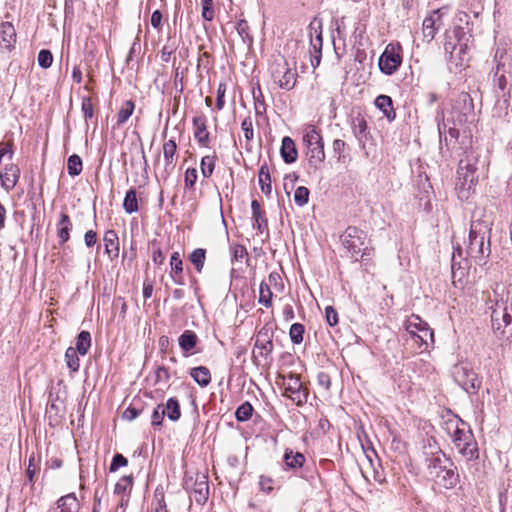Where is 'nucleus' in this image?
Segmentation results:
<instances>
[{
	"label": "nucleus",
	"instance_id": "f257e3e1",
	"mask_svg": "<svg viewBox=\"0 0 512 512\" xmlns=\"http://www.w3.org/2000/svg\"><path fill=\"white\" fill-rule=\"evenodd\" d=\"M491 215L484 209L476 208L471 216L467 254L477 263H482L490 255Z\"/></svg>",
	"mask_w": 512,
	"mask_h": 512
},
{
	"label": "nucleus",
	"instance_id": "f03ea898",
	"mask_svg": "<svg viewBox=\"0 0 512 512\" xmlns=\"http://www.w3.org/2000/svg\"><path fill=\"white\" fill-rule=\"evenodd\" d=\"M425 463L428 475L436 485L452 489L458 484L457 467L440 449L432 452L430 456H426Z\"/></svg>",
	"mask_w": 512,
	"mask_h": 512
},
{
	"label": "nucleus",
	"instance_id": "7ed1b4c3",
	"mask_svg": "<svg viewBox=\"0 0 512 512\" xmlns=\"http://www.w3.org/2000/svg\"><path fill=\"white\" fill-rule=\"evenodd\" d=\"M470 37L462 27H454L445 33L444 50L448 54V62L456 69L464 67L469 61Z\"/></svg>",
	"mask_w": 512,
	"mask_h": 512
},
{
	"label": "nucleus",
	"instance_id": "20e7f679",
	"mask_svg": "<svg viewBox=\"0 0 512 512\" xmlns=\"http://www.w3.org/2000/svg\"><path fill=\"white\" fill-rule=\"evenodd\" d=\"M446 123H438V131L440 136V149L444 153V149L449 152L451 157H460L470 155L472 151L471 137L464 135L460 138L459 130L455 127H449L446 134Z\"/></svg>",
	"mask_w": 512,
	"mask_h": 512
},
{
	"label": "nucleus",
	"instance_id": "39448f33",
	"mask_svg": "<svg viewBox=\"0 0 512 512\" xmlns=\"http://www.w3.org/2000/svg\"><path fill=\"white\" fill-rule=\"evenodd\" d=\"M493 296L494 299H490V302H494L490 306L492 328L500 335L507 332L512 335V299L508 296L505 299L503 296L498 298L497 290H494Z\"/></svg>",
	"mask_w": 512,
	"mask_h": 512
},
{
	"label": "nucleus",
	"instance_id": "423d86ee",
	"mask_svg": "<svg viewBox=\"0 0 512 512\" xmlns=\"http://www.w3.org/2000/svg\"><path fill=\"white\" fill-rule=\"evenodd\" d=\"M343 246L352 255L361 253V260L368 262L374 255V250L369 246L370 240L366 232L355 226H348L344 233L341 235Z\"/></svg>",
	"mask_w": 512,
	"mask_h": 512
},
{
	"label": "nucleus",
	"instance_id": "0eeeda50",
	"mask_svg": "<svg viewBox=\"0 0 512 512\" xmlns=\"http://www.w3.org/2000/svg\"><path fill=\"white\" fill-rule=\"evenodd\" d=\"M476 162L477 156L474 155V152H471L470 155L461 157L459 160L456 182V189L459 190V197L466 196V193H468L477 182L478 176L476 175Z\"/></svg>",
	"mask_w": 512,
	"mask_h": 512
},
{
	"label": "nucleus",
	"instance_id": "6e6552de",
	"mask_svg": "<svg viewBox=\"0 0 512 512\" xmlns=\"http://www.w3.org/2000/svg\"><path fill=\"white\" fill-rule=\"evenodd\" d=\"M269 71L274 83L281 89L291 90L295 86L297 73L283 56L278 55L274 58L270 63Z\"/></svg>",
	"mask_w": 512,
	"mask_h": 512
},
{
	"label": "nucleus",
	"instance_id": "1a4fd4ad",
	"mask_svg": "<svg viewBox=\"0 0 512 512\" xmlns=\"http://www.w3.org/2000/svg\"><path fill=\"white\" fill-rule=\"evenodd\" d=\"M303 141L307 147L309 165L318 168L325 160L324 143L320 132L315 127L306 130Z\"/></svg>",
	"mask_w": 512,
	"mask_h": 512
},
{
	"label": "nucleus",
	"instance_id": "9d476101",
	"mask_svg": "<svg viewBox=\"0 0 512 512\" xmlns=\"http://www.w3.org/2000/svg\"><path fill=\"white\" fill-rule=\"evenodd\" d=\"M451 439L459 453L463 455L467 460L471 461L478 459V445L474 440V436L469 428L464 426L459 430H456V432L452 434Z\"/></svg>",
	"mask_w": 512,
	"mask_h": 512
},
{
	"label": "nucleus",
	"instance_id": "9b49d317",
	"mask_svg": "<svg viewBox=\"0 0 512 512\" xmlns=\"http://www.w3.org/2000/svg\"><path fill=\"white\" fill-rule=\"evenodd\" d=\"M452 377L467 393L475 394L481 386V380L467 363L454 365L452 369Z\"/></svg>",
	"mask_w": 512,
	"mask_h": 512
},
{
	"label": "nucleus",
	"instance_id": "f8f14e48",
	"mask_svg": "<svg viewBox=\"0 0 512 512\" xmlns=\"http://www.w3.org/2000/svg\"><path fill=\"white\" fill-rule=\"evenodd\" d=\"M451 120L454 125H462L474 117L473 99L467 92H461L453 103Z\"/></svg>",
	"mask_w": 512,
	"mask_h": 512
},
{
	"label": "nucleus",
	"instance_id": "ddd939ff",
	"mask_svg": "<svg viewBox=\"0 0 512 512\" xmlns=\"http://www.w3.org/2000/svg\"><path fill=\"white\" fill-rule=\"evenodd\" d=\"M401 52L402 47L399 43L388 44L378 60L380 71L386 75L394 74L402 63Z\"/></svg>",
	"mask_w": 512,
	"mask_h": 512
},
{
	"label": "nucleus",
	"instance_id": "4468645a",
	"mask_svg": "<svg viewBox=\"0 0 512 512\" xmlns=\"http://www.w3.org/2000/svg\"><path fill=\"white\" fill-rule=\"evenodd\" d=\"M284 395L289 397L297 406H302L308 400V390L303 386L299 375L289 373L283 376Z\"/></svg>",
	"mask_w": 512,
	"mask_h": 512
},
{
	"label": "nucleus",
	"instance_id": "2eb2a0df",
	"mask_svg": "<svg viewBox=\"0 0 512 512\" xmlns=\"http://www.w3.org/2000/svg\"><path fill=\"white\" fill-rule=\"evenodd\" d=\"M406 331L415 339V342L419 341V348L422 345L428 346V340L433 342L434 333L429 328L428 324L423 321L418 315H411L406 322Z\"/></svg>",
	"mask_w": 512,
	"mask_h": 512
},
{
	"label": "nucleus",
	"instance_id": "dca6fc26",
	"mask_svg": "<svg viewBox=\"0 0 512 512\" xmlns=\"http://www.w3.org/2000/svg\"><path fill=\"white\" fill-rule=\"evenodd\" d=\"M254 349L258 350V355L263 359L264 365H271L273 358L271 356L274 349L273 344V332L263 327L259 330L255 343Z\"/></svg>",
	"mask_w": 512,
	"mask_h": 512
},
{
	"label": "nucleus",
	"instance_id": "f3484780",
	"mask_svg": "<svg viewBox=\"0 0 512 512\" xmlns=\"http://www.w3.org/2000/svg\"><path fill=\"white\" fill-rule=\"evenodd\" d=\"M309 37H310V45H309V56L311 66L315 69L319 66L322 58V47H323V38L321 25L318 28H315L313 24L309 26Z\"/></svg>",
	"mask_w": 512,
	"mask_h": 512
},
{
	"label": "nucleus",
	"instance_id": "a211bd4d",
	"mask_svg": "<svg viewBox=\"0 0 512 512\" xmlns=\"http://www.w3.org/2000/svg\"><path fill=\"white\" fill-rule=\"evenodd\" d=\"M20 168L16 164H8L0 173V181L2 188L10 192L17 185L20 178Z\"/></svg>",
	"mask_w": 512,
	"mask_h": 512
},
{
	"label": "nucleus",
	"instance_id": "6ab92c4d",
	"mask_svg": "<svg viewBox=\"0 0 512 512\" xmlns=\"http://www.w3.org/2000/svg\"><path fill=\"white\" fill-rule=\"evenodd\" d=\"M190 494L191 499L196 503L200 505L206 503L209 496L208 476L206 474L196 473V486Z\"/></svg>",
	"mask_w": 512,
	"mask_h": 512
},
{
	"label": "nucleus",
	"instance_id": "aec40b11",
	"mask_svg": "<svg viewBox=\"0 0 512 512\" xmlns=\"http://www.w3.org/2000/svg\"><path fill=\"white\" fill-rule=\"evenodd\" d=\"M194 128V137L202 147H208L210 142V133L207 129V118L201 114L195 116L192 120Z\"/></svg>",
	"mask_w": 512,
	"mask_h": 512
},
{
	"label": "nucleus",
	"instance_id": "412c9836",
	"mask_svg": "<svg viewBox=\"0 0 512 512\" xmlns=\"http://www.w3.org/2000/svg\"><path fill=\"white\" fill-rule=\"evenodd\" d=\"M199 339L196 333L192 330H185L178 338L179 347L185 357H188L196 351L194 349L197 346Z\"/></svg>",
	"mask_w": 512,
	"mask_h": 512
},
{
	"label": "nucleus",
	"instance_id": "4be33fe9",
	"mask_svg": "<svg viewBox=\"0 0 512 512\" xmlns=\"http://www.w3.org/2000/svg\"><path fill=\"white\" fill-rule=\"evenodd\" d=\"M105 253L111 260L119 256V238L115 230H107L103 237Z\"/></svg>",
	"mask_w": 512,
	"mask_h": 512
},
{
	"label": "nucleus",
	"instance_id": "5701e85b",
	"mask_svg": "<svg viewBox=\"0 0 512 512\" xmlns=\"http://www.w3.org/2000/svg\"><path fill=\"white\" fill-rule=\"evenodd\" d=\"M280 155L283 161L287 164L294 163L298 158V151L293 139L289 136H285L282 139Z\"/></svg>",
	"mask_w": 512,
	"mask_h": 512
},
{
	"label": "nucleus",
	"instance_id": "b1692460",
	"mask_svg": "<svg viewBox=\"0 0 512 512\" xmlns=\"http://www.w3.org/2000/svg\"><path fill=\"white\" fill-rule=\"evenodd\" d=\"M285 469L296 471L303 467L306 462L305 456L300 452H294L292 449L287 448L283 456Z\"/></svg>",
	"mask_w": 512,
	"mask_h": 512
},
{
	"label": "nucleus",
	"instance_id": "393cba45",
	"mask_svg": "<svg viewBox=\"0 0 512 512\" xmlns=\"http://www.w3.org/2000/svg\"><path fill=\"white\" fill-rule=\"evenodd\" d=\"M437 20H440L438 10L434 11L432 15L425 17L423 20L422 33L425 41L431 42L434 39L438 30V27L436 26Z\"/></svg>",
	"mask_w": 512,
	"mask_h": 512
},
{
	"label": "nucleus",
	"instance_id": "a878e982",
	"mask_svg": "<svg viewBox=\"0 0 512 512\" xmlns=\"http://www.w3.org/2000/svg\"><path fill=\"white\" fill-rule=\"evenodd\" d=\"M177 144L174 139H170L163 144V155L165 160V172L169 175L175 167V155Z\"/></svg>",
	"mask_w": 512,
	"mask_h": 512
},
{
	"label": "nucleus",
	"instance_id": "bb28decb",
	"mask_svg": "<svg viewBox=\"0 0 512 512\" xmlns=\"http://www.w3.org/2000/svg\"><path fill=\"white\" fill-rule=\"evenodd\" d=\"M0 37L5 44V48L11 51L16 43V30L11 22L0 24Z\"/></svg>",
	"mask_w": 512,
	"mask_h": 512
},
{
	"label": "nucleus",
	"instance_id": "cd10ccee",
	"mask_svg": "<svg viewBox=\"0 0 512 512\" xmlns=\"http://www.w3.org/2000/svg\"><path fill=\"white\" fill-rule=\"evenodd\" d=\"M72 230V222L66 213H61L57 223V236L59 243L64 244L70 239V231Z\"/></svg>",
	"mask_w": 512,
	"mask_h": 512
},
{
	"label": "nucleus",
	"instance_id": "c85d7f7f",
	"mask_svg": "<svg viewBox=\"0 0 512 512\" xmlns=\"http://www.w3.org/2000/svg\"><path fill=\"white\" fill-rule=\"evenodd\" d=\"M252 218L254 219L253 227L256 228L260 233L267 229V220L261 211V206L257 200H253L251 203Z\"/></svg>",
	"mask_w": 512,
	"mask_h": 512
},
{
	"label": "nucleus",
	"instance_id": "c756f323",
	"mask_svg": "<svg viewBox=\"0 0 512 512\" xmlns=\"http://www.w3.org/2000/svg\"><path fill=\"white\" fill-rule=\"evenodd\" d=\"M190 376L201 387H206L211 382V373L205 366H198L190 369Z\"/></svg>",
	"mask_w": 512,
	"mask_h": 512
},
{
	"label": "nucleus",
	"instance_id": "7c9ffc66",
	"mask_svg": "<svg viewBox=\"0 0 512 512\" xmlns=\"http://www.w3.org/2000/svg\"><path fill=\"white\" fill-rule=\"evenodd\" d=\"M375 105L378 109H380L383 114L389 119L393 120L395 118V111L393 109V101L390 96L387 95H379L375 99Z\"/></svg>",
	"mask_w": 512,
	"mask_h": 512
},
{
	"label": "nucleus",
	"instance_id": "2f4dec72",
	"mask_svg": "<svg viewBox=\"0 0 512 512\" xmlns=\"http://www.w3.org/2000/svg\"><path fill=\"white\" fill-rule=\"evenodd\" d=\"M57 504L60 512H76L79 508V502L74 493L62 496Z\"/></svg>",
	"mask_w": 512,
	"mask_h": 512
},
{
	"label": "nucleus",
	"instance_id": "473e14b6",
	"mask_svg": "<svg viewBox=\"0 0 512 512\" xmlns=\"http://www.w3.org/2000/svg\"><path fill=\"white\" fill-rule=\"evenodd\" d=\"M165 408V416L168 417L170 421L176 422L181 417V410L179 401L175 397H171L167 400L164 405Z\"/></svg>",
	"mask_w": 512,
	"mask_h": 512
},
{
	"label": "nucleus",
	"instance_id": "72a5a7b5",
	"mask_svg": "<svg viewBox=\"0 0 512 512\" xmlns=\"http://www.w3.org/2000/svg\"><path fill=\"white\" fill-rule=\"evenodd\" d=\"M91 347V335L88 331H81L76 337V347L74 348L80 355L84 356Z\"/></svg>",
	"mask_w": 512,
	"mask_h": 512
},
{
	"label": "nucleus",
	"instance_id": "f704fd0d",
	"mask_svg": "<svg viewBox=\"0 0 512 512\" xmlns=\"http://www.w3.org/2000/svg\"><path fill=\"white\" fill-rule=\"evenodd\" d=\"M216 160L217 155L215 152L212 155H206L201 159L200 169L203 177L209 178L213 174Z\"/></svg>",
	"mask_w": 512,
	"mask_h": 512
},
{
	"label": "nucleus",
	"instance_id": "c9c22d12",
	"mask_svg": "<svg viewBox=\"0 0 512 512\" xmlns=\"http://www.w3.org/2000/svg\"><path fill=\"white\" fill-rule=\"evenodd\" d=\"M258 177L262 192L269 195L271 193V176L266 163L260 167Z\"/></svg>",
	"mask_w": 512,
	"mask_h": 512
},
{
	"label": "nucleus",
	"instance_id": "e433bc0d",
	"mask_svg": "<svg viewBox=\"0 0 512 512\" xmlns=\"http://www.w3.org/2000/svg\"><path fill=\"white\" fill-rule=\"evenodd\" d=\"M123 208L126 213L132 214L138 211V200L135 189L131 188L126 192Z\"/></svg>",
	"mask_w": 512,
	"mask_h": 512
},
{
	"label": "nucleus",
	"instance_id": "4c0bfd02",
	"mask_svg": "<svg viewBox=\"0 0 512 512\" xmlns=\"http://www.w3.org/2000/svg\"><path fill=\"white\" fill-rule=\"evenodd\" d=\"M135 105L132 100H127L117 113V126H122L133 114Z\"/></svg>",
	"mask_w": 512,
	"mask_h": 512
},
{
	"label": "nucleus",
	"instance_id": "58836bf2",
	"mask_svg": "<svg viewBox=\"0 0 512 512\" xmlns=\"http://www.w3.org/2000/svg\"><path fill=\"white\" fill-rule=\"evenodd\" d=\"M236 30L239 36L242 38L243 42L248 47H251L253 44V36L250 33V27L248 22L245 19L239 20L236 25Z\"/></svg>",
	"mask_w": 512,
	"mask_h": 512
},
{
	"label": "nucleus",
	"instance_id": "ea45409f",
	"mask_svg": "<svg viewBox=\"0 0 512 512\" xmlns=\"http://www.w3.org/2000/svg\"><path fill=\"white\" fill-rule=\"evenodd\" d=\"M188 258L195 266L196 271L201 273L205 264L206 250L203 248H197L191 252Z\"/></svg>",
	"mask_w": 512,
	"mask_h": 512
},
{
	"label": "nucleus",
	"instance_id": "a19ab883",
	"mask_svg": "<svg viewBox=\"0 0 512 512\" xmlns=\"http://www.w3.org/2000/svg\"><path fill=\"white\" fill-rule=\"evenodd\" d=\"M133 486V476H123L115 485L114 493L117 495H125L131 492Z\"/></svg>",
	"mask_w": 512,
	"mask_h": 512
},
{
	"label": "nucleus",
	"instance_id": "79ce46f5",
	"mask_svg": "<svg viewBox=\"0 0 512 512\" xmlns=\"http://www.w3.org/2000/svg\"><path fill=\"white\" fill-rule=\"evenodd\" d=\"M82 168V159L77 154H73L68 158L67 171L70 176H78L82 172Z\"/></svg>",
	"mask_w": 512,
	"mask_h": 512
},
{
	"label": "nucleus",
	"instance_id": "37998d69",
	"mask_svg": "<svg viewBox=\"0 0 512 512\" xmlns=\"http://www.w3.org/2000/svg\"><path fill=\"white\" fill-rule=\"evenodd\" d=\"M272 298L273 293L271 288L266 284V281H262L259 289V299L258 302L264 305L266 308L272 306Z\"/></svg>",
	"mask_w": 512,
	"mask_h": 512
},
{
	"label": "nucleus",
	"instance_id": "c03bdc74",
	"mask_svg": "<svg viewBox=\"0 0 512 512\" xmlns=\"http://www.w3.org/2000/svg\"><path fill=\"white\" fill-rule=\"evenodd\" d=\"M78 354L79 353L73 347H69L65 352L66 364L72 372L79 370L80 360Z\"/></svg>",
	"mask_w": 512,
	"mask_h": 512
},
{
	"label": "nucleus",
	"instance_id": "a18cd8bd",
	"mask_svg": "<svg viewBox=\"0 0 512 512\" xmlns=\"http://www.w3.org/2000/svg\"><path fill=\"white\" fill-rule=\"evenodd\" d=\"M253 406L249 402L242 403L236 410V419L240 422L248 421L252 417Z\"/></svg>",
	"mask_w": 512,
	"mask_h": 512
},
{
	"label": "nucleus",
	"instance_id": "49530a36",
	"mask_svg": "<svg viewBox=\"0 0 512 512\" xmlns=\"http://www.w3.org/2000/svg\"><path fill=\"white\" fill-rule=\"evenodd\" d=\"M165 415L164 404H158L151 415V425L154 429H159L162 426Z\"/></svg>",
	"mask_w": 512,
	"mask_h": 512
},
{
	"label": "nucleus",
	"instance_id": "de8ad7c7",
	"mask_svg": "<svg viewBox=\"0 0 512 512\" xmlns=\"http://www.w3.org/2000/svg\"><path fill=\"white\" fill-rule=\"evenodd\" d=\"M353 133L356 138L362 141L366 138L367 123L363 117H357L353 120Z\"/></svg>",
	"mask_w": 512,
	"mask_h": 512
},
{
	"label": "nucleus",
	"instance_id": "09e8293b",
	"mask_svg": "<svg viewBox=\"0 0 512 512\" xmlns=\"http://www.w3.org/2000/svg\"><path fill=\"white\" fill-rule=\"evenodd\" d=\"M201 16L205 21H212L215 17V4L213 0H201Z\"/></svg>",
	"mask_w": 512,
	"mask_h": 512
},
{
	"label": "nucleus",
	"instance_id": "8fccbe9b",
	"mask_svg": "<svg viewBox=\"0 0 512 512\" xmlns=\"http://www.w3.org/2000/svg\"><path fill=\"white\" fill-rule=\"evenodd\" d=\"M305 332V328L300 323H294L291 325L289 330V336L291 339V342L293 344H300L303 341V334Z\"/></svg>",
	"mask_w": 512,
	"mask_h": 512
},
{
	"label": "nucleus",
	"instance_id": "3c124183",
	"mask_svg": "<svg viewBox=\"0 0 512 512\" xmlns=\"http://www.w3.org/2000/svg\"><path fill=\"white\" fill-rule=\"evenodd\" d=\"M464 426H467L466 423L458 417L449 418L444 422V429L450 437H452V434H454L456 430Z\"/></svg>",
	"mask_w": 512,
	"mask_h": 512
},
{
	"label": "nucleus",
	"instance_id": "603ef678",
	"mask_svg": "<svg viewBox=\"0 0 512 512\" xmlns=\"http://www.w3.org/2000/svg\"><path fill=\"white\" fill-rule=\"evenodd\" d=\"M309 189L305 186H299L296 190H295V193H294V201L295 203L300 206V207H303L304 205H306L308 203V200H309Z\"/></svg>",
	"mask_w": 512,
	"mask_h": 512
},
{
	"label": "nucleus",
	"instance_id": "864d4df0",
	"mask_svg": "<svg viewBox=\"0 0 512 512\" xmlns=\"http://www.w3.org/2000/svg\"><path fill=\"white\" fill-rule=\"evenodd\" d=\"M37 61L40 67L47 69L53 63V55L50 50L42 49L38 53Z\"/></svg>",
	"mask_w": 512,
	"mask_h": 512
},
{
	"label": "nucleus",
	"instance_id": "5fc2aeb1",
	"mask_svg": "<svg viewBox=\"0 0 512 512\" xmlns=\"http://www.w3.org/2000/svg\"><path fill=\"white\" fill-rule=\"evenodd\" d=\"M509 100L503 94V99H498L494 106L493 112L497 117L506 116L508 114Z\"/></svg>",
	"mask_w": 512,
	"mask_h": 512
},
{
	"label": "nucleus",
	"instance_id": "6e6d98bb",
	"mask_svg": "<svg viewBox=\"0 0 512 512\" xmlns=\"http://www.w3.org/2000/svg\"><path fill=\"white\" fill-rule=\"evenodd\" d=\"M253 98H254V108H255L256 115H258V116L263 115L266 111V105L263 100V95H262L260 88H258V94L255 91H253Z\"/></svg>",
	"mask_w": 512,
	"mask_h": 512
},
{
	"label": "nucleus",
	"instance_id": "4d7b16f0",
	"mask_svg": "<svg viewBox=\"0 0 512 512\" xmlns=\"http://www.w3.org/2000/svg\"><path fill=\"white\" fill-rule=\"evenodd\" d=\"M451 270H452V279L455 283L456 281L461 282L464 276L466 275V268L465 267H458L456 268V253L454 252L452 255L451 260Z\"/></svg>",
	"mask_w": 512,
	"mask_h": 512
},
{
	"label": "nucleus",
	"instance_id": "13d9d810",
	"mask_svg": "<svg viewBox=\"0 0 512 512\" xmlns=\"http://www.w3.org/2000/svg\"><path fill=\"white\" fill-rule=\"evenodd\" d=\"M149 245L153 248L152 261L156 265L163 264L165 256L156 240H152Z\"/></svg>",
	"mask_w": 512,
	"mask_h": 512
},
{
	"label": "nucleus",
	"instance_id": "bf43d9fd",
	"mask_svg": "<svg viewBox=\"0 0 512 512\" xmlns=\"http://www.w3.org/2000/svg\"><path fill=\"white\" fill-rule=\"evenodd\" d=\"M334 30L337 33V37L339 40L345 41L346 34V17L342 16L340 18L335 19L333 22Z\"/></svg>",
	"mask_w": 512,
	"mask_h": 512
},
{
	"label": "nucleus",
	"instance_id": "052dcab7",
	"mask_svg": "<svg viewBox=\"0 0 512 512\" xmlns=\"http://www.w3.org/2000/svg\"><path fill=\"white\" fill-rule=\"evenodd\" d=\"M170 265H171L172 273H174L176 275L182 274V272H183V261H182V259L180 257L179 252L172 253L171 259H170Z\"/></svg>",
	"mask_w": 512,
	"mask_h": 512
},
{
	"label": "nucleus",
	"instance_id": "680f3d73",
	"mask_svg": "<svg viewBox=\"0 0 512 512\" xmlns=\"http://www.w3.org/2000/svg\"><path fill=\"white\" fill-rule=\"evenodd\" d=\"M128 464V460L126 457H124L120 453H116L111 461L109 471L110 472H116L119 468L125 467Z\"/></svg>",
	"mask_w": 512,
	"mask_h": 512
},
{
	"label": "nucleus",
	"instance_id": "e2e57ef3",
	"mask_svg": "<svg viewBox=\"0 0 512 512\" xmlns=\"http://www.w3.org/2000/svg\"><path fill=\"white\" fill-rule=\"evenodd\" d=\"M197 170L195 168H188L184 175V184L186 189H194L197 181Z\"/></svg>",
	"mask_w": 512,
	"mask_h": 512
},
{
	"label": "nucleus",
	"instance_id": "0e129e2a",
	"mask_svg": "<svg viewBox=\"0 0 512 512\" xmlns=\"http://www.w3.org/2000/svg\"><path fill=\"white\" fill-rule=\"evenodd\" d=\"M81 110L85 120L91 119L94 115L93 103L90 97H83Z\"/></svg>",
	"mask_w": 512,
	"mask_h": 512
},
{
	"label": "nucleus",
	"instance_id": "69168bd1",
	"mask_svg": "<svg viewBox=\"0 0 512 512\" xmlns=\"http://www.w3.org/2000/svg\"><path fill=\"white\" fill-rule=\"evenodd\" d=\"M266 284L271 288L272 286L278 290L282 291L284 288V285L282 283L281 276L278 272H271L268 276V279L266 281Z\"/></svg>",
	"mask_w": 512,
	"mask_h": 512
},
{
	"label": "nucleus",
	"instance_id": "338daca9",
	"mask_svg": "<svg viewBox=\"0 0 512 512\" xmlns=\"http://www.w3.org/2000/svg\"><path fill=\"white\" fill-rule=\"evenodd\" d=\"M241 129L244 132L245 139L247 141H252L254 138V130L252 119L250 117H246L241 123Z\"/></svg>",
	"mask_w": 512,
	"mask_h": 512
},
{
	"label": "nucleus",
	"instance_id": "774afa93",
	"mask_svg": "<svg viewBox=\"0 0 512 512\" xmlns=\"http://www.w3.org/2000/svg\"><path fill=\"white\" fill-rule=\"evenodd\" d=\"M226 93V84L220 83L217 88L216 108L222 110L225 105L224 97Z\"/></svg>",
	"mask_w": 512,
	"mask_h": 512
}]
</instances>
